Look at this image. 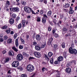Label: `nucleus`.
Segmentation results:
<instances>
[{
    "label": "nucleus",
    "mask_w": 77,
    "mask_h": 77,
    "mask_svg": "<svg viewBox=\"0 0 77 77\" xmlns=\"http://www.w3.org/2000/svg\"><path fill=\"white\" fill-rule=\"evenodd\" d=\"M54 36H55V38H57V37H59V35H58V34H57L56 33H55Z\"/></svg>",
    "instance_id": "obj_43"
},
{
    "label": "nucleus",
    "mask_w": 77,
    "mask_h": 77,
    "mask_svg": "<svg viewBox=\"0 0 77 77\" xmlns=\"http://www.w3.org/2000/svg\"><path fill=\"white\" fill-rule=\"evenodd\" d=\"M19 49H21L23 48V46L20 45L19 46Z\"/></svg>",
    "instance_id": "obj_42"
},
{
    "label": "nucleus",
    "mask_w": 77,
    "mask_h": 77,
    "mask_svg": "<svg viewBox=\"0 0 77 77\" xmlns=\"http://www.w3.org/2000/svg\"><path fill=\"white\" fill-rule=\"evenodd\" d=\"M20 40L22 42H25L24 40V39H22V38H20Z\"/></svg>",
    "instance_id": "obj_54"
},
{
    "label": "nucleus",
    "mask_w": 77,
    "mask_h": 77,
    "mask_svg": "<svg viewBox=\"0 0 77 77\" xmlns=\"http://www.w3.org/2000/svg\"><path fill=\"white\" fill-rule=\"evenodd\" d=\"M10 16L12 17V18H15L17 17V15L15 14H13L12 12H11L10 14Z\"/></svg>",
    "instance_id": "obj_9"
},
{
    "label": "nucleus",
    "mask_w": 77,
    "mask_h": 77,
    "mask_svg": "<svg viewBox=\"0 0 77 77\" xmlns=\"http://www.w3.org/2000/svg\"><path fill=\"white\" fill-rule=\"evenodd\" d=\"M4 39L2 38H0V42H3Z\"/></svg>",
    "instance_id": "obj_48"
},
{
    "label": "nucleus",
    "mask_w": 77,
    "mask_h": 77,
    "mask_svg": "<svg viewBox=\"0 0 77 77\" xmlns=\"http://www.w3.org/2000/svg\"><path fill=\"white\" fill-rule=\"evenodd\" d=\"M8 54L9 56H14V52L11 51H9Z\"/></svg>",
    "instance_id": "obj_16"
},
{
    "label": "nucleus",
    "mask_w": 77,
    "mask_h": 77,
    "mask_svg": "<svg viewBox=\"0 0 77 77\" xmlns=\"http://www.w3.org/2000/svg\"><path fill=\"white\" fill-rule=\"evenodd\" d=\"M68 30V29L65 28H64L63 29V31H67Z\"/></svg>",
    "instance_id": "obj_46"
},
{
    "label": "nucleus",
    "mask_w": 77,
    "mask_h": 77,
    "mask_svg": "<svg viewBox=\"0 0 77 77\" xmlns=\"http://www.w3.org/2000/svg\"><path fill=\"white\" fill-rule=\"evenodd\" d=\"M40 13L41 14H43V13H44V11H42V10H41L40 11Z\"/></svg>",
    "instance_id": "obj_55"
},
{
    "label": "nucleus",
    "mask_w": 77,
    "mask_h": 77,
    "mask_svg": "<svg viewBox=\"0 0 77 77\" xmlns=\"http://www.w3.org/2000/svg\"><path fill=\"white\" fill-rule=\"evenodd\" d=\"M62 47L63 48H65V43H62Z\"/></svg>",
    "instance_id": "obj_27"
},
{
    "label": "nucleus",
    "mask_w": 77,
    "mask_h": 77,
    "mask_svg": "<svg viewBox=\"0 0 77 77\" xmlns=\"http://www.w3.org/2000/svg\"><path fill=\"white\" fill-rule=\"evenodd\" d=\"M20 17H19V16L17 17L16 20V21H18V20H20Z\"/></svg>",
    "instance_id": "obj_41"
},
{
    "label": "nucleus",
    "mask_w": 77,
    "mask_h": 77,
    "mask_svg": "<svg viewBox=\"0 0 77 77\" xmlns=\"http://www.w3.org/2000/svg\"><path fill=\"white\" fill-rule=\"evenodd\" d=\"M5 31L7 34H9L11 32V29L10 28L8 29Z\"/></svg>",
    "instance_id": "obj_15"
},
{
    "label": "nucleus",
    "mask_w": 77,
    "mask_h": 77,
    "mask_svg": "<svg viewBox=\"0 0 77 77\" xmlns=\"http://www.w3.org/2000/svg\"><path fill=\"white\" fill-rule=\"evenodd\" d=\"M8 36H7V35H5L4 37V38L5 40H6V39H8Z\"/></svg>",
    "instance_id": "obj_39"
},
{
    "label": "nucleus",
    "mask_w": 77,
    "mask_h": 77,
    "mask_svg": "<svg viewBox=\"0 0 77 77\" xmlns=\"http://www.w3.org/2000/svg\"><path fill=\"white\" fill-rule=\"evenodd\" d=\"M12 49L16 52H17L18 51V50L15 47H13Z\"/></svg>",
    "instance_id": "obj_21"
},
{
    "label": "nucleus",
    "mask_w": 77,
    "mask_h": 77,
    "mask_svg": "<svg viewBox=\"0 0 77 77\" xmlns=\"http://www.w3.org/2000/svg\"><path fill=\"white\" fill-rule=\"evenodd\" d=\"M23 54L24 56H26V57H28L29 56V54H26L25 52H23Z\"/></svg>",
    "instance_id": "obj_28"
},
{
    "label": "nucleus",
    "mask_w": 77,
    "mask_h": 77,
    "mask_svg": "<svg viewBox=\"0 0 77 77\" xmlns=\"http://www.w3.org/2000/svg\"><path fill=\"white\" fill-rule=\"evenodd\" d=\"M18 36V35L17 34H15L14 35V39H16L17 38V36Z\"/></svg>",
    "instance_id": "obj_38"
},
{
    "label": "nucleus",
    "mask_w": 77,
    "mask_h": 77,
    "mask_svg": "<svg viewBox=\"0 0 77 77\" xmlns=\"http://www.w3.org/2000/svg\"><path fill=\"white\" fill-rule=\"evenodd\" d=\"M31 12L32 14H35V15H36V13H35V11H33L32 10Z\"/></svg>",
    "instance_id": "obj_50"
},
{
    "label": "nucleus",
    "mask_w": 77,
    "mask_h": 77,
    "mask_svg": "<svg viewBox=\"0 0 77 77\" xmlns=\"http://www.w3.org/2000/svg\"><path fill=\"white\" fill-rule=\"evenodd\" d=\"M46 45V44H45V43H44V44H43L41 45V48H44V47H45Z\"/></svg>",
    "instance_id": "obj_25"
},
{
    "label": "nucleus",
    "mask_w": 77,
    "mask_h": 77,
    "mask_svg": "<svg viewBox=\"0 0 77 77\" xmlns=\"http://www.w3.org/2000/svg\"><path fill=\"white\" fill-rule=\"evenodd\" d=\"M56 71L57 72L58 75H60V72L58 71V70Z\"/></svg>",
    "instance_id": "obj_45"
},
{
    "label": "nucleus",
    "mask_w": 77,
    "mask_h": 77,
    "mask_svg": "<svg viewBox=\"0 0 77 77\" xmlns=\"http://www.w3.org/2000/svg\"><path fill=\"white\" fill-rule=\"evenodd\" d=\"M6 53V51L5 50H4V51H2L3 54H5V53Z\"/></svg>",
    "instance_id": "obj_58"
},
{
    "label": "nucleus",
    "mask_w": 77,
    "mask_h": 77,
    "mask_svg": "<svg viewBox=\"0 0 77 77\" xmlns=\"http://www.w3.org/2000/svg\"><path fill=\"white\" fill-rule=\"evenodd\" d=\"M6 77H12V75H7L5 76Z\"/></svg>",
    "instance_id": "obj_44"
},
{
    "label": "nucleus",
    "mask_w": 77,
    "mask_h": 77,
    "mask_svg": "<svg viewBox=\"0 0 77 77\" xmlns=\"http://www.w3.org/2000/svg\"><path fill=\"white\" fill-rule=\"evenodd\" d=\"M12 65L13 67H18L19 65V62L18 61H15L12 63Z\"/></svg>",
    "instance_id": "obj_4"
},
{
    "label": "nucleus",
    "mask_w": 77,
    "mask_h": 77,
    "mask_svg": "<svg viewBox=\"0 0 77 77\" xmlns=\"http://www.w3.org/2000/svg\"><path fill=\"white\" fill-rule=\"evenodd\" d=\"M37 43H36V42H33V45H36Z\"/></svg>",
    "instance_id": "obj_61"
},
{
    "label": "nucleus",
    "mask_w": 77,
    "mask_h": 77,
    "mask_svg": "<svg viewBox=\"0 0 77 77\" xmlns=\"http://www.w3.org/2000/svg\"><path fill=\"white\" fill-rule=\"evenodd\" d=\"M21 24L20 23L18 26V29H21V27L22 26H21Z\"/></svg>",
    "instance_id": "obj_36"
},
{
    "label": "nucleus",
    "mask_w": 77,
    "mask_h": 77,
    "mask_svg": "<svg viewBox=\"0 0 77 77\" xmlns=\"http://www.w3.org/2000/svg\"><path fill=\"white\" fill-rule=\"evenodd\" d=\"M69 52L70 53H71V54H77V51L75 49H72V48L70 47L69 49Z\"/></svg>",
    "instance_id": "obj_2"
},
{
    "label": "nucleus",
    "mask_w": 77,
    "mask_h": 77,
    "mask_svg": "<svg viewBox=\"0 0 77 77\" xmlns=\"http://www.w3.org/2000/svg\"><path fill=\"white\" fill-rule=\"evenodd\" d=\"M48 31H51V28L50 27H48Z\"/></svg>",
    "instance_id": "obj_47"
},
{
    "label": "nucleus",
    "mask_w": 77,
    "mask_h": 77,
    "mask_svg": "<svg viewBox=\"0 0 77 77\" xmlns=\"http://www.w3.org/2000/svg\"><path fill=\"white\" fill-rule=\"evenodd\" d=\"M45 58L46 59H47V60H49V58L48 57H47V56H46L45 57Z\"/></svg>",
    "instance_id": "obj_60"
},
{
    "label": "nucleus",
    "mask_w": 77,
    "mask_h": 77,
    "mask_svg": "<svg viewBox=\"0 0 77 77\" xmlns=\"http://www.w3.org/2000/svg\"><path fill=\"white\" fill-rule=\"evenodd\" d=\"M18 38H17L15 40V45L17 47L18 45Z\"/></svg>",
    "instance_id": "obj_17"
},
{
    "label": "nucleus",
    "mask_w": 77,
    "mask_h": 77,
    "mask_svg": "<svg viewBox=\"0 0 77 77\" xmlns=\"http://www.w3.org/2000/svg\"><path fill=\"white\" fill-rule=\"evenodd\" d=\"M53 38H51L49 39V41L48 42V44L49 45H50L51 44V42H52V41H53Z\"/></svg>",
    "instance_id": "obj_11"
},
{
    "label": "nucleus",
    "mask_w": 77,
    "mask_h": 77,
    "mask_svg": "<svg viewBox=\"0 0 77 77\" xmlns=\"http://www.w3.org/2000/svg\"><path fill=\"white\" fill-rule=\"evenodd\" d=\"M64 57L66 58V56H67V54H66V52H65L64 53Z\"/></svg>",
    "instance_id": "obj_34"
},
{
    "label": "nucleus",
    "mask_w": 77,
    "mask_h": 77,
    "mask_svg": "<svg viewBox=\"0 0 77 77\" xmlns=\"http://www.w3.org/2000/svg\"><path fill=\"white\" fill-rule=\"evenodd\" d=\"M53 55V54L51 52H49L48 54V57H51Z\"/></svg>",
    "instance_id": "obj_14"
},
{
    "label": "nucleus",
    "mask_w": 77,
    "mask_h": 77,
    "mask_svg": "<svg viewBox=\"0 0 77 77\" xmlns=\"http://www.w3.org/2000/svg\"><path fill=\"white\" fill-rule=\"evenodd\" d=\"M35 39L37 41H40L41 39V37L40 35L38 34L35 36Z\"/></svg>",
    "instance_id": "obj_8"
},
{
    "label": "nucleus",
    "mask_w": 77,
    "mask_h": 77,
    "mask_svg": "<svg viewBox=\"0 0 77 77\" xmlns=\"http://www.w3.org/2000/svg\"><path fill=\"white\" fill-rule=\"evenodd\" d=\"M37 20L38 22H39V21H41V19L40 18V17H37Z\"/></svg>",
    "instance_id": "obj_37"
},
{
    "label": "nucleus",
    "mask_w": 77,
    "mask_h": 77,
    "mask_svg": "<svg viewBox=\"0 0 77 77\" xmlns=\"http://www.w3.org/2000/svg\"><path fill=\"white\" fill-rule=\"evenodd\" d=\"M69 6V4H66L65 5L64 7L65 8H68Z\"/></svg>",
    "instance_id": "obj_31"
},
{
    "label": "nucleus",
    "mask_w": 77,
    "mask_h": 77,
    "mask_svg": "<svg viewBox=\"0 0 77 77\" xmlns=\"http://www.w3.org/2000/svg\"><path fill=\"white\" fill-rule=\"evenodd\" d=\"M9 22L11 24H12L14 23V20L13 19L11 18Z\"/></svg>",
    "instance_id": "obj_20"
},
{
    "label": "nucleus",
    "mask_w": 77,
    "mask_h": 77,
    "mask_svg": "<svg viewBox=\"0 0 77 77\" xmlns=\"http://www.w3.org/2000/svg\"><path fill=\"white\" fill-rule=\"evenodd\" d=\"M66 71L67 73H70L71 72V69L69 68H66Z\"/></svg>",
    "instance_id": "obj_10"
},
{
    "label": "nucleus",
    "mask_w": 77,
    "mask_h": 77,
    "mask_svg": "<svg viewBox=\"0 0 77 77\" xmlns=\"http://www.w3.org/2000/svg\"><path fill=\"white\" fill-rule=\"evenodd\" d=\"M50 62L51 64H53L54 63L53 59V58H51L50 61Z\"/></svg>",
    "instance_id": "obj_24"
},
{
    "label": "nucleus",
    "mask_w": 77,
    "mask_h": 77,
    "mask_svg": "<svg viewBox=\"0 0 77 77\" xmlns=\"http://www.w3.org/2000/svg\"><path fill=\"white\" fill-rule=\"evenodd\" d=\"M34 58H33V57H30L29 58V60H31V59H34Z\"/></svg>",
    "instance_id": "obj_57"
},
{
    "label": "nucleus",
    "mask_w": 77,
    "mask_h": 77,
    "mask_svg": "<svg viewBox=\"0 0 77 77\" xmlns=\"http://www.w3.org/2000/svg\"><path fill=\"white\" fill-rule=\"evenodd\" d=\"M42 22L43 23H44V24L46 23V19H45V18H43L42 19Z\"/></svg>",
    "instance_id": "obj_22"
},
{
    "label": "nucleus",
    "mask_w": 77,
    "mask_h": 77,
    "mask_svg": "<svg viewBox=\"0 0 77 77\" xmlns=\"http://www.w3.org/2000/svg\"><path fill=\"white\" fill-rule=\"evenodd\" d=\"M14 33V32L13 31H11L10 32V34L11 35H13Z\"/></svg>",
    "instance_id": "obj_59"
},
{
    "label": "nucleus",
    "mask_w": 77,
    "mask_h": 77,
    "mask_svg": "<svg viewBox=\"0 0 77 77\" xmlns=\"http://www.w3.org/2000/svg\"><path fill=\"white\" fill-rule=\"evenodd\" d=\"M28 71L29 72H32L34 69V66L32 65L29 64L26 67Z\"/></svg>",
    "instance_id": "obj_1"
},
{
    "label": "nucleus",
    "mask_w": 77,
    "mask_h": 77,
    "mask_svg": "<svg viewBox=\"0 0 77 77\" xmlns=\"http://www.w3.org/2000/svg\"><path fill=\"white\" fill-rule=\"evenodd\" d=\"M21 3L23 6H25L26 4V2L25 1H22L21 2Z\"/></svg>",
    "instance_id": "obj_26"
},
{
    "label": "nucleus",
    "mask_w": 77,
    "mask_h": 77,
    "mask_svg": "<svg viewBox=\"0 0 77 77\" xmlns=\"http://www.w3.org/2000/svg\"><path fill=\"white\" fill-rule=\"evenodd\" d=\"M7 42L8 43V44H10V43L12 42V39L11 38H9L7 40Z\"/></svg>",
    "instance_id": "obj_23"
},
{
    "label": "nucleus",
    "mask_w": 77,
    "mask_h": 77,
    "mask_svg": "<svg viewBox=\"0 0 77 77\" xmlns=\"http://www.w3.org/2000/svg\"><path fill=\"white\" fill-rule=\"evenodd\" d=\"M43 16L45 18H47L48 17H47V15L46 14H43Z\"/></svg>",
    "instance_id": "obj_56"
},
{
    "label": "nucleus",
    "mask_w": 77,
    "mask_h": 77,
    "mask_svg": "<svg viewBox=\"0 0 77 77\" xmlns=\"http://www.w3.org/2000/svg\"><path fill=\"white\" fill-rule=\"evenodd\" d=\"M69 14H72L73 13H74V11L73 10H69Z\"/></svg>",
    "instance_id": "obj_33"
},
{
    "label": "nucleus",
    "mask_w": 77,
    "mask_h": 77,
    "mask_svg": "<svg viewBox=\"0 0 77 77\" xmlns=\"http://www.w3.org/2000/svg\"><path fill=\"white\" fill-rule=\"evenodd\" d=\"M58 63H59L58 61H55V62H54V64H55V65H57V64Z\"/></svg>",
    "instance_id": "obj_52"
},
{
    "label": "nucleus",
    "mask_w": 77,
    "mask_h": 77,
    "mask_svg": "<svg viewBox=\"0 0 77 77\" xmlns=\"http://www.w3.org/2000/svg\"><path fill=\"white\" fill-rule=\"evenodd\" d=\"M47 15L48 16H50L51 15V11H48L47 13Z\"/></svg>",
    "instance_id": "obj_30"
},
{
    "label": "nucleus",
    "mask_w": 77,
    "mask_h": 77,
    "mask_svg": "<svg viewBox=\"0 0 77 77\" xmlns=\"http://www.w3.org/2000/svg\"><path fill=\"white\" fill-rule=\"evenodd\" d=\"M63 57H62L61 56H59L57 58L58 61L59 62H60V61H62V60H63Z\"/></svg>",
    "instance_id": "obj_12"
},
{
    "label": "nucleus",
    "mask_w": 77,
    "mask_h": 77,
    "mask_svg": "<svg viewBox=\"0 0 77 77\" xmlns=\"http://www.w3.org/2000/svg\"><path fill=\"white\" fill-rule=\"evenodd\" d=\"M12 10L13 12H19V8H12Z\"/></svg>",
    "instance_id": "obj_7"
},
{
    "label": "nucleus",
    "mask_w": 77,
    "mask_h": 77,
    "mask_svg": "<svg viewBox=\"0 0 77 77\" xmlns=\"http://www.w3.org/2000/svg\"><path fill=\"white\" fill-rule=\"evenodd\" d=\"M6 4L8 5H10V3L9 2V1H8L6 3Z\"/></svg>",
    "instance_id": "obj_51"
},
{
    "label": "nucleus",
    "mask_w": 77,
    "mask_h": 77,
    "mask_svg": "<svg viewBox=\"0 0 77 77\" xmlns=\"http://www.w3.org/2000/svg\"><path fill=\"white\" fill-rule=\"evenodd\" d=\"M35 75V73H34L31 76V77H34Z\"/></svg>",
    "instance_id": "obj_63"
},
{
    "label": "nucleus",
    "mask_w": 77,
    "mask_h": 77,
    "mask_svg": "<svg viewBox=\"0 0 77 77\" xmlns=\"http://www.w3.org/2000/svg\"><path fill=\"white\" fill-rule=\"evenodd\" d=\"M16 59L17 60L20 61L23 59V56L21 54H19L17 55Z\"/></svg>",
    "instance_id": "obj_3"
},
{
    "label": "nucleus",
    "mask_w": 77,
    "mask_h": 77,
    "mask_svg": "<svg viewBox=\"0 0 77 77\" xmlns=\"http://www.w3.org/2000/svg\"><path fill=\"white\" fill-rule=\"evenodd\" d=\"M29 38V35H26V38L27 39H28Z\"/></svg>",
    "instance_id": "obj_53"
},
{
    "label": "nucleus",
    "mask_w": 77,
    "mask_h": 77,
    "mask_svg": "<svg viewBox=\"0 0 77 77\" xmlns=\"http://www.w3.org/2000/svg\"><path fill=\"white\" fill-rule=\"evenodd\" d=\"M24 10L26 12H27V13H30V12H31L30 8L27 7H24Z\"/></svg>",
    "instance_id": "obj_6"
},
{
    "label": "nucleus",
    "mask_w": 77,
    "mask_h": 77,
    "mask_svg": "<svg viewBox=\"0 0 77 77\" xmlns=\"http://www.w3.org/2000/svg\"><path fill=\"white\" fill-rule=\"evenodd\" d=\"M35 33H34L33 34V35L32 36V38H35Z\"/></svg>",
    "instance_id": "obj_62"
},
{
    "label": "nucleus",
    "mask_w": 77,
    "mask_h": 77,
    "mask_svg": "<svg viewBox=\"0 0 77 77\" xmlns=\"http://www.w3.org/2000/svg\"><path fill=\"white\" fill-rule=\"evenodd\" d=\"M23 26V27H25L26 26V24H25L26 23V20H23L22 22Z\"/></svg>",
    "instance_id": "obj_18"
},
{
    "label": "nucleus",
    "mask_w": 77,
    "mask_h": 77,
    "mask_svg": "<svg viewBox=\"0 0 77 77\" xmlns=\"http://www.w3.org/2000/svg\"><path fill=\"white\" fill-rule=\"evenodd\" d=\"M22 77H27V75L26 74H22L21 75Z\"/></svg>",
    "instance_id": "obj_35"
},
{
    "label": "nucleus",
    "mask_w": 77,
    "mask_h": 77,
    "mask_svg": "<svg viewBox=\"0 0 77 77\" xmlns=\"http://www.w3.org/2000/svg\"><path fill=\"white\" fill-rule=\"evenodd\" d=\"M57 44L54 45V48H57Z\"/></svg>",
    "instance_id": "obj_49"
},
{
    "label": "nucleus",
    "mask_w": 77,
    "mask_h": 77,
    "mask_svg": "<svg viewBox=\"0 0 77 77\" xmlns=\"http://www.w3.org/2000/svg\"><path fill=\"white\" fill-rule=\"evenodd\" d=\"M47 69L45 68V67H43L42 68V70L43 72H44L45 71H47Z\"/></svg>",
    "instance_id": "obj_32"
},
{
    "label": "nucleus",
    "mask_w": 77,
    "mask_h": 77,
    "mask_svg": "<svg viewBox=\"0 0 77 77\" xmlns=\"http://www.w3.org/2000/svg\"><path fill=\"white\" fill-rule=\"evenodd\" d=\"M44 3L45 4H47V1L46 0H44Z\"/></svg>",
    "instance_id": "obj_64"
},
{
    "label": "nucleus",
    "mask_w": 77,
    "mask_h": 77,
    "mask_svg": "<svg viewBox=\"0 0 77 77\" xmlns=\"http://www.w3.org/2000/svg\"><path fill=\"white\" fill-rule=\"evenodd\" d=\"M35 48L36 50L37 51H39V50H41V48L38 46L36 45L35 47Z\"/></svg>",
    "instance_id": "obj_13"
},
{
    "label": "nucleus",
    "mask_w": 77,
    "mask_h": 77,
    "mask_svg": "<svg viewBox=\"0 0 77 77\" xmlns=\"http://www.w3.org/2000/svg\"><path fill=\"white\" fill-rule=\"evenodd\" d=\"M1 29L2 30H6V29H8V26L6 25L3 26L1 27Z\"/></svg>",
    "instance_id": "obj_19"
},
{
    "label": "nucleus",
    "mask_w": 77,
    "mask_h": 77,
    "mask_svg": "<svg viewBox=\"0 0 77 77\" xmlns=\"http://www.w3.org/2000/svg\"><path fill=\"white\" fill-rule=\"evenodd\" d=\"M9 60V58H7L6 59L5 63H6V62H8Z\"/></svg>",
    "instance_id": "obj_40"
},
{
    "label": "nucleus",
    "mask_w": 77,
    "mask_h": 77,
    "mask_svg": "<svg viewBox=\"0 0 77 77\" xmlns=\"http://www.w3.org/2000/svg\"><path fill=\"white\" fill-rule=\"evenodd\" d=\"M9 6V5H8V4H5V6L4 7V9L5 10L6 9V8H8V7Z\"/></svg>",
    "instance_id": "obj_29"
},
{
    "label": "nucleus",
    "mask_w": 77,
    "mask_h": 77,
    "mask_svg": "<svg viewBox=\"0 0 77 77\" xmlns=\"http://www.w3.org/2000/svg\"><path fill=\"white\" fill-rule=\"evenodd\" d=\"M34 54L35 56L36 57H38V58H39V57H41V54L40 53L37 52V51H35L34 52Z\"/></svg>",
    "instance_id": "obj_5"
}]
</instances>
